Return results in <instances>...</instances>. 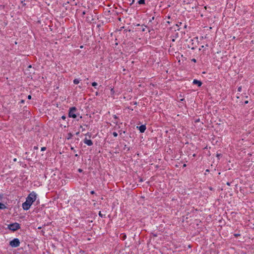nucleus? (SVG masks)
Returning <instances> with one entry per match:
<instances>
[{"instance_id":"f257e3e1","label":"nucleus","mask_w":254,"mask_h":254,"mask_svg":"<svg viewBox=\"0 0 254 254\" xmlns=\"http://www.w3.org/2000/svg\"><path fill=\"white\" fill-rule=\"evenodd\" d=\"M36 199V194L34 192H32L26 198V201L22 204V207L24 210H28L32 204Z\"/></svg>"},{"instance_id":"f03ea898","label":"nucleus","mask_w":254,"mask_h":254,"mask_svg":"<svg viewBox=\"0 0 254 254\" xmlns=\"http://www.w3.org/2000/svg\"><path fill=\"white\" fill-rule=\"evenodd\" d=\"M8 228L12 231H15L20 228V225L17 223H14L8 225Z\"/></svg>"},{"instance_id":"7ed1b4c3","label":"nucleus","mask_w":254,"mask_h":254,"mask_svg":"<svg viewBox=\"0 0 254 254\" xmlns=\"http://www.w3.org/2000/svg\"><path fill=\"white\" fill-rule=\"evenodd\" d=\"M9 245L12 247H17L20 245L19 240L17 238H15L10 242Z\"/></svg>"},{"instance_id":"20e7f679","label":"nucleus","mask_w":254,"mask_h":254,"mask_svg":"<svg viewBox=\"0 0 254 254\" xmlns=\"http://www.w3.org/2000/svg\"><path fill=\"white\" fill-rule=\"evenodd\" d=\"M76 111V108L75 107H72L70 109L69 112V117L72 118H76V115L75 114V112Z\"/></svg>"},{"instance_id":"39448f33","label":"nucleus","mask_w":254,"mask_h":254,"mask_svg":"<svg viewBox=\"0 0 254 254\" xmlns=\"http://www.w3.org/2000/svg\"><path fill=\"white\" fill-rule=\"evenodd\" d=\"M84 142L87 144V145L88 146H91L93 144V142L92 141H91V140L90 139H88L87 138H85L84 140Z\"/></svg>"},{"instance_id":"423d86ee","label":"nucleus","mask_w":254,"mask_h":254,"mask_svg":"<svg viewBox=\"0 0 254 254\" xmlns=\"http://www.w3.org/2000/svg\"><path fill=\"white\" fill-rule=\"evenodd\" d=\"M139 129L140 132L143 133L146 129V127L145 125H141L139 127Z\"/></svg>"},{"instance_id":"0eeeda50","label":"nucleus","mask_w":254,"mask_h":254,"mask_svg":"<svg viewBox=\"0 0 254 254\" xmlns=\"http://www.w3.org/2000/svg\"><path fill=\"white\" fill-rule=\"evenodd\" d=\"M193 83L194 84H197L198 86H200L202 85L201 82L196 79L193 80Z\"/></svg>"},{"instance_id":"6e6552de","label":"nucleus","mask_w":254,"mask_h":254,"mask_svg":"<svg viewBox=\"0 0 254 254\" xmlns=\"http://www.w3.org/2000/svg\"><path fill=\"white\" fill-rule=\"evenodd\" d=\"M5 208H6L5 205L4 204L0 202V209H3Z\"/></svg>"},{"instance_id":"1a4fd4ad","label":"nucleus","mask_w":254,"mask_h":254,"mask_svg":"<svg viewBox=\"0 0 254 254\" xmlns=\"http://www.w3.org/2000/svg\"><path fill=\"white\" fill-rule=\"evenodd\" d=\"M73 83L75 84H77L79 83V80L78 79H74L73 80Z\"/></svg>"},{"instance_id":"9d476101","label":"nucleus","mask_w":254,"mask_h":254,"mask_svg":"<svg viewBox=\"0 0 254 254\" xmlns=\"http://www.w3.org/2000/svg\"><path fill=\"white\" fill-rule=\"evenodd\" d=\"M138 2L140 4H144L145 3V0H139Z\"/></svg>"},{"instance_id":"9b49d317","label":"nucleus","mask_w":254,"mask_h":254,"mask_svg":"<svg viewBox=\"0 0 254 254\" xmlns=\"http://www.w3.org/2000/svg\"><path fill=\"white\" fill-rule=\"evenodd\" d=\"M99 215L101 217H105V215H103L101 213V211H99Z\"/></svg>"},{"instance_id":"f8f14e48","label":"nucleus","mask_w":254,"mask_h":254,"mask_svg":"<svg viewBox=\"0 0 254 254\" xmlns=\"http://www.w3.org/2000/svg\"><path fill=\"white\" fill-rule=\"evenodd\" d=\"M113 135L115 137H117L118 136V133L116 132H113Z\"/></svg>"},{"instance_id":"ddd939ff","label":"nucleus","mask_w":254,"mask_h":254,"mask_svg":"<svg viewBox=\"0 0 254 254\" xmlns=\"http://www.w3.org/2000/svg\"><path fill=\"white\" fill-rule=\"evenodd\" d=\"M97 85V83L96 82H93V83H92V85L93 86H96Z\"/></svg>"},{"instance_id":"4468645a","label":"nucleus","mask_w":254,"mask_h":254,"mask_svg":"<svg viewBox=\"0 0 254 254\" xmlns=\"http://www.w3.org/2000/svg\"><path fill=\"white\" fill-rule=\"evenodd\" d=\"M241 90H242V87L241 86L239 87L238 88V91L239 92H241Z\"/></svg>"},{"instance_id":"2eb2a0df","label":"nucleus","mask_w":254,"mask_h":254,"mask_svg":"<svg viewBox=\"0 0 254 254\" xmlns=\"http://www.w3.org/2000/svg\"><path fill=\"white\" fill-rule=\"evenodd\" d=\"M46 150V147H43L41 148V151H45Z\"/></svg>"},{"instance_id":"dca6fc26","label":"nucleus","mask_w":254,"mask_h":254,"mask_svg":"<svg viewBox=\"0 0 254 254\" xmlns=\"http://www.w3.org/2000/svg\"><path fill=\"white\" fill-rule=\"evenodd\" d=\"M28 99H31V96L30 95L28 96Z\"/></svg>"},{"instance_id":"f3484780","label":"nucleus","mask_w":254,"mask_h":254,"mask_svg":"<svg viewBox=\"0 0 254 254\" xmlns=\"http://www.w3.org/2000/svg\"><path fill=\"white\" fill-rule=\"evenodd\" d=\"M71 136H72L71 134V133H69L68 134V137H68V139H69Z\"/></svg>"},{"instance_id":"a211bd4d","label":"nucleus","mask_w":254,"mask_h":254,"mask_svg":"<svg viewBox=\"0 0 254 254\" xmlns=\"http://www.w3.org/2000/svg\"><path fill=\"white\" fill-rule=\"evenodd\" d=\"M20 103H24V100H21Z\"/></svg>"},{"instance_id":"6ab92c4d","label":"nucleus","mask_w":254,"mask_h":254,"mask_svg":"<svg viewBox=\"0 0 254 254\" xmlns=\"http://www.w3.org/2000/svg\"><path fill=\"white\" fill-rule=\"evenodd\" d=\"M78 171V172H82V169H79Z\"/></svg>"},{"instance_id":"aec40b11","label":"nucleus","mask_w":254,"mask_h":254,"mask_svg":"<svg viewBox=\"0 0 254 254\" xmlns=\"http://www.w3.org/2000/svg\"><path fill=\"white\" fill-rule=\"evenodd\" d=\"M91 194H94V193H95L94 191H93V190L91 191Z\"/></svg>"},{"instance_id":"412c9836","label":"nucleus","mask_w":254,"mask_h":254,"mask_svg":"<svg viewBox=\"0 0 254 254\" xmlns=\"http://www.w3.org/2000/svg\"><path fill=\"white\" fill-rule=\"evenodd\" d=\"M62 118L63 119H65V116H62Z\"/></svg>"},{"instance_id":"4be33fe9","label":"nucleus","mask_w":254,"mask_h":254,"mask_svg":"<svg viewBox=\"0 0 254 254\" xmlns=\"http://www.w3.org/2000/svg\"><path fill=\"white\" fill-rule=\"evenodd\" d=\"M114 118L115 119H117V117L116 116V115H114Z\"/></svg>"},{"instance_id":"5701e85b","label":"nucleus","mask_w":254,"mask_h":254,"mask_svg":"<svg viewBox=\"0 0 254 254\" xmlns=\"http://www.w3.org/2000/svg\"><path fill=\"white\" fill-rule=\"evenodd\" d=\"M192 61H193V62H196V60H195V59H193L192 60Z\"/></svg>"},{"instance_id":"b1692460","label":"nucleus","mask_w":254,"mask_h":254,"mask_svg":"<svg viewBox=\"0 0 254 254\" xmlns=\"http://www.w3.org/2000/svg\"><path fill=\"white\" fill-rule=\"evenodd\" d=\"M227 185L228 186H230V183L227 182Z\"/></svg>"},{"instance_id":"393cba45","label":"nucleus","mask_w":254,"mask_h":254,"mask_svg":"<svg viewBox=\"0 0 254 254\" xmlns=\"http://www.w3.org/2000/svg\"><path fill=\"white\" fill-rule=\"evenodd\" d=\"M245 104H248V101H246L245 102Z\"/></svg>"},{"instance_id":"a878e982","label":"nucleus","mask_w":254,"mask_h":254,"mask_svg":"<svg viewBox=\"0 0 254 254\" xmlns=\"http://www.w3.org/2000/svg\"><path fill=\"white\" fill-rule=\"evenodd\" d=\"M34 149H38V147H37V146H35V147H34Z\"/></svg>"},{"instance_id":"bb28decb","label":"nucleus","mask_w":254,"mask_h":254,"mask_svg":"<svg viewBox=\"0 0 254 254\" xmlns=\"http://www.w3.org/2000/svg\"><path fill=\"white\" fill-rule=\"evenodd\" d=\"M220 155V154H217V157H219Z\"/></svg>"},{"instance_id":"cd10ccee","label":"nucleus","mask_w":254,"mask_h":254,"mask_svg":"<svg viewBox=\"0 0 254 254\" xmlns=\"http://www.w3.org/2000/svg\"><path fill=\"white\" fill-rule=\"evenodd\" d=\"M176 26L178 27L179 26V24H177Z\"/></svg>"},{"instance_id":"c85d7f7f","label":"nucleus","mask_w":254,"mask_h":254,"mask_svg":"<svg viewBox=\"0 0 254 254\" xmlns=\"http://www.w3.org/2000/svg\"><path fill=\"white\" fill-rule=\"evenodd\" d=\"M126 235H125V236H124V239H125V238H126Z\"/></svg>"},{"instance_id":"c756f323","label":"nucleus","mask_w":254,"mask_h":254,"mask_svg":"<svg viewBox=\"0 0 254 254\" xmlns=\"http://www.w3.org/2000/svg\"><path fill=\"white\" fill-rule=\"evenodd\" d=\"M14 161H16V158H15V159H14Z\"/></svg>"},{"instance_id":"7c9ffc66","label":"nucleus","mask_w":254,"mask_h":254,"mask_svg":"<svg viewBox=\"0 0 254 254\" xmlns=\"http://www.w3.org/2000/svg\"><path fill=\"white\" fill-rule=\"evenodd\" d=\"M71 150H73L74 149H73V147H71Z\"/></svg>"},{"instance_id":"2f4dec72","label":"nucleus","mask_w":254,"mask_h":254,"mask_svg":"<svg viewBox=\"0 0 254 254\" xmlns=\"http://www.w3.org/2000/svg\"><path fill=\"white\" fill-rule=\"evenodd\" d=\"M183 166H184V167H186V164H184Z\"/></svg>"},{"instance_id":"473e14b6","label":"nucleus","mask_w":254,"mask_h":254,"mask_svg":"<svg viewBox=\"0 0 254 254\" xmlns=\"http://www.w3.org/2000/svg\"><path fill=\"white\" fill-rule=\"evenodd\" d=\"M238 235H238V234H236V235H235V236H238Z\"/></svg>"},{"instance_id":"72a5a7b5","label":"nucleus","mask_w":254,"mask_h":254,"mask_svg":"<svg viewBox=\"0 0 254 254\" xmlns=\"http://www.w3.org/2000/svg\"><path fill=\"white\" fill-rule=\"evenodd\" d=\"M29 68H31V65H29Z\"/></svg>"}]
</instances>
